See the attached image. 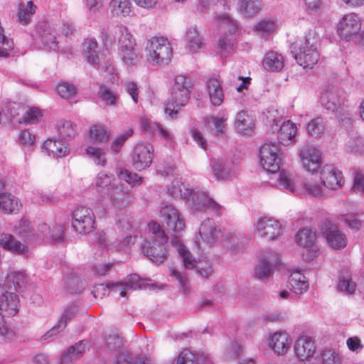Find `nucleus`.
Returning <instances> with one entry per match:
<instances>
[{"instance_id": "5", "label": "nucleus", "mask_w": 364, "mask_h": 364, "mask_svg": "<svg viewBox=\"0 0 364 364\" xmlns=\"http://www.w3.org/2000/svg\"><path fill=\"white\" fill-rule=\"evenodd\" d=\"M224 229L211 218L203 220L198 228L193 243L198 250L203 252L206 249L223 241Z\"/></svg>"}, {"instance_id": "4", "label": "nucleus", "mask_w": 364, "mask_h": 364, "mask_svg": "<svg viewBox=\"0 0 364 364\" xmlns=\"http://www.w3.org/2000/svg\"><path fill=\"white\" fill-rule=\"evenodd\" d=\"M193 89L191 79L185 75H177L174 77L170 100L165 106V112L170 117H176L181 107L187 105Z\"/></svg>"}, {"instance_id": "16", "label": "nucleus", "mask_w": 364, "mask_h": 364, "mask_svg": "<svg viewBox=\"0 0 364 364\" xmlns=\"http://www.w3.org/2000/svg\"><path fill=\"white\" fill-rule=\"evenodd\" d=\"M213 176L218 181H230L240 174L238 163L231 159L213 158L209 164Z\"/></svg>"}, {"instance_id": "42", "label": "nucleus", "mask_w": 364, "mask_h": 364, "mask_svg": "<svg viewBox=\"0 0 364 364\" xmlns=\"http://www.w3.org/2000/svg\"><path fill=\"white\" fill-rule=\"evenodd\" d=\"M111 136L109 130L102 124H92L90 127L88 136L95 144H104L109 141Z\"/></svg>"}, {"instance_id": "18", "label": "nucleus", "mask_w": 364, "mask_h": 364, "mask_svg": "<svg viewBox=\"0 0 364 364\" xmlns=\"http://www.w3.org/2000/svg\"><path fill=\"white\" fill-rule=\"evenodd\" d=\"M95 215L86 205L77 206L72 213V227L80 234H87L95 229Z\"/></svg>"}, {"instance_id": "64", "label": "nucleus", "mask_w": 364, "mask_h": 364, "mask_svg": "<svg viewBox=\"0 0 364 364\" xmlns=\"http://www.w3.org/2000/svg\"><path fill=\"white\" fill-rule=\"evenodd\" d=\"M115 223L117 227L122 231L128 230L132 227L131 217L122 210H120L119 213L116 212Z\"/></svg>"}, {"instance_id": "20", "label": "nucleus", "mask_w": 364, "mask_h": 364, "mask_svg": "<svg viewBox=\"0 0 364 364\" xmlns=\"http://www.w3.org/2000/svg\"><path fill=\"white\" fill-rule=\"evenodd\" d=\"M281 223L270 217H260L253 223V232L255 236L266 240L278 239L282 232Z\"/></svg>"}, {"instance_id": "30", "label": "nucleus", "mask_w": 364, "mask_h": 364, "mask_svg": "<svg viewBox=\"0 0 364 364\" xmlns=\"http://www.w3.org/2000/svg\"><path fill=\"white\" fill-rule=\"evenodd\" d=\"M228 114L227 113H218L208 117L204 120V125L207 131L214 136L225 134L228 126Z\"/></svg>"}, {"instance_id": "28", "label": "nucleus", "mask_w": 364, "mask_h": 364, "mask_svg": "<svg viewBox=\"0 0 364 364\" xmlns=\"http://www.w3.org/2000/svg\"><path fill=\"white\" fill-rule=\"evenodd\" d=\"M344 93L336 88L323 90L320 95L321 105L327 110L335 112L341 108L344 102Z\"/></svg>"}, {"instance_id": "56", "label": "nucleus", "mask_w": 364, "mask_h": 364, "mask_svg": "<svg viewBox=\"0 0 364 364\" xmlns=\"http://www.w3.org/2000/svg\"><path fill=\"white\" fill-rule=\"evenodd\" d=\"M261 7V0H242L238 10L245 16L249 17L255 15Z\"/></svg>"}, {"instance_id": "26", "label": "nucleus", "mask_w": 364, "mask_h": 364, "mask_svg": "<svg viewBox=\"0 0 364 364\" xmlns=\"http://www.w3.org/2000/svg\"><path fill=\"white\" fill-rule=\"evenodd\" d=\"M279 263V255L274 251L264 254L255 267V274L259 279H268L273 272L274 267Z\"/></svg>"}, {"instance_id": "40", "label": "nucleus", "mask_w": 364, "mask_h": 364, "mask_svg": "<svg viewBox=\"0 0 364 364\" xmlns=\"http://www.w3.org/2000/svg\"><path fill=\"white\" fill-rule=\"evenodd\" d=\"M186 48L191 53H197L203 47V38L196 26H190L184 36Z\"/></svg>"}, {"instance_id": "14", "label": "nucleus", "mask_w": 364, "mask_h": 364, "mask_svg": "<svg viewBox=\"0 0 364 364\" xmlns=\"http://www.w3.org/2000/svg\"><path fill=\"white\" fill-rule=\"evenodd\" d=\"M19 298L13 291L6 290L0 295V335L7 336L9 331L6 326L4 317H11L17 314L19 311Z\"/></svg>"}, {"instance_id": "31", "label": "nucleus", "mask_w": 364, "mask_h": 364, "mask_svg": "<svg viewBox=\"0 0 364 364\" xmlns=\"http://www.w3.org/2000/svg\"><path fill=\"white\" fill-rule=\"evenodd\" d=\"M108 193L110 203L116 212L127 207L133 198L132 193L122 186H114Z\"/></svg>"}, {"instance_id": "24", "label": "nucleus", "mask_w": 364, "mask_h": 364, "mask_svg": "<svg viewBox=\"0 0 364 364\" xmlns=\"http://www.w3.org/2000/svg\"><path fill=\"white\" fill-rule=\"evenodd\" d=\"M317 346L314 338L309 336H300L295 341L294 350L296 358L301 361H309L316 354Z\"/></svg>"}, {"instance_id": "54", "label": "nucleus", "mask_w": 364, "mask_h": 364, "mask_svg": "<svg viewBox=\"0 0 364 364\" xmlns=\"http://www.w3.org/2000/svg\"><path fill=\"white\" fill-rule=\"evenodd\" d=\"M55 129L59 136L64 139H71L76 134V126L70 120H59L56 123Z\"/></svg>"}, {"instance_id": "25", "label": "nucleus", "mask_w": 364, "mask_h": 364, "mask_svg": "<svg viewBox=\"0 0 364 364\" xmlns=\"http://www.w3.org/2000/svg\"><path fill=\"white\" fill-rule=\"evenodd\" d=\"M320 176L324 181L327 190L337 191L342 188L345 184L342 171L332 164L323 166Z\"/></svg>"}, {"instance_id": "10", "label": "nucleus", "mask_w": 364, "mask_h": 364, "mask_svg": "<svg viewBox=\"0 0 364 364\" xmlns=\"http://www.w3.org/2000/svg\"><path fill=\"white\" fill-rule=\"evenodd\" d=\"M141 287L139 276L131 274L122 283H110L107 285L104 284H97L93 287L92 294L97 299H102L112 293L119 294L121 297H125L127 291L136 290Z\"/></svg>"}, {"instance_id": "60", "label": "nucleus", "mask_w": 364, "mask_h": 364, "mask_svg": "<svg viewBox=\"0 0 364 364\" xmlns=\"http://www.w3.org/2000/svg\"><path fill=\"white\" fill-rule=\"evenodd\" d=\"M121 60L128 66L135 65L139 60V53L136 48L118 50Z\"/></svg>"}, {"instance_id": "41", "label": "nucleus", "mask_w": 364, "mask_h": 364, "mask_svg": "<svg viewBox=\"0 0 364 364\" xmlns=\"http://www.w3.org/2000/svg\"><path fill=\"white\" fill-rule=\"evenodd\" d=\"M109 9L112 15L117 18H126L134 14L130 0H111Z\"/></svg>"}, {"instance_id": "58", "label": "nucleus", "mask_w": 364, "mask_h": 364, "mask_svg": "<svg viewBox=\"0 0 364 364\" xmlns=\"http://www.w3.org/2000/svg\"><path fill=\"white\" fill-rule=\"evenodd\" d=\"M42 112L37 107L28 108L21 118L17 119L19 124H34L38 122L42 118Z\"/></svg>"}, {"instance_id": "6", "label": "nucleus", "mask_w": 364, "mask_h": 364, "mask_svg": "<svg viewBox=\"0 0 364 364\" xmlns=\"http://www.w3.org/2000/svg\"><path fill=\"white\" fill-rule=\"evenodd\" d=\"M146 58L153 66L168 65L173 55V49L168 38L153 36L147 41L145 47Z\"/></svg>"}, {"instance_id": "32", "label": "nucleus", "mask_w": 364, "mask_h": 364, "mask_svg": "<svg viewBox=\"0 0 364 364\" xmlns=\"http://www.w3.org/2000/svg\"><path fill=\"white\" fill-rule=\"evenodd\" d=\"M255 123L252 115L247 111L237 112L234 118L236 132L242 135H250L255 129Z\"/></svg>"}, {"instance_id": "29", "label": "nucleus", "mask_w": 364, "mask_h": 364, "mask_svg": "<svg viewBox=\"0 0 364 364\" xmlns=\"http://www.w3.org/2000/svg\"><path fill=\"white\" fill-rule=\"evenodd\" d=\"M27 284L26 276L23 271L11 269L7 272L4 283L1 286L5 290L22 291Z\"/></svg>"}, {"instance_id": "37", "label": "nucleus", "mask_w": 364, "mask_h": 364, "mask_svg": "<svg viewBox=\"0 0 364 364\" xmlns=\"http://www.w3.org/2000/svg\"><path fill=\"white\" fill-rule=\"evenodd\" d=\"M141 129L151 134H159L163 139L171 141L172 139L171 134L166 129L156 122L150 121L145 117H141L139 120Z\"/></svg>"}, {"instance_id": "45", "label": "nucleus", "mask_w": 364, "mask_h": 364, "mask_svg": "<svg viewBox=\"0 0 364 364\" xmlns=\"http://www.w3.org/2000/svg\"><path fill=\"white\" fill-rule=\"evenodd\" d=\"M36 6L32 1L21 2L18 4L16 20L21 25H27L31 21L36 11Z\"/></svg>"}, {"instance_id": "27", "label": "nucleus", "mask_w": 364, "mask_h": 364, "mask_svg": "<svg viewBox=\"0 0 364 364\" xmlns=\"http://www.w3.org/2000/svg\"><path fill=\"white\" fill-rule=\"evenodd\" d=\"M299 188L300 192L296 195L305 194L319 199L324 198L328 195V190L321 176L306 179Z\"/></svg>"}, {"instance_id": "51", "label": "nucleus", "mask_w": 364, "mask_h": 364, "mask_svg": "<svg viewBox=\"0 0 364 364\" xmlns=\"http://www.w3.org/2000/svg\"><path fill=\"white\" fill-rule=\"evenodd\" d=\"M41 43L44 49L50 51H58V41L55 36V28L48 27L45 29L41 35Z\"/></svg>"}, {"instance_id": "43", "label": "nucleus", "mask_w": 364, "mask_h": 364, "mask_svg": "<svg viewBox=\"0 0 364 364\" xmlns=\"http://www.w3.org/2000/svg\"><path fill=\"white\" fill-rule=\"evenodd\" d=\"M0 247L13 254L21 255L27 252V247L16 240V238L10 234H3L0 237Z\"/></svg>"}, {"instance_id": "48", "label": "nucleus", "mask_w": 364, "mask_h": 364, "mask_svg": "<svg viewBox=\"0 0 364 364\" xmlns=\"http://www.w3.org/2000/svg\"><path fill=\"white\" fill-rule=\"evenodd\" d=\"M114 181L115 178L113 174L108 173L105 171H100L96 176L95 184L98 192H109L115 186Z\"/></svg>"}, {"instance_id": "21", "label": "nucleus", "mask_w": 364, "mask_h": 364, "mask_svg": "<svg viewBox=\"0 0 364 364\" xmlns=\"http://www.w3.org/2000/svg\"><path fill=\"white\" fill-rule=\"evenodd\" d=\"M303 168L311 173H317L322 164L323 153L315 145H304L299 152Z\"/></svg>"}, {"instance_id": "36", "label": "nucleus", "mask_w": 364, "mask_h": 364, "mask_svg": "<svg viewBox=\"0 0 364 364\" xmlns=\"http://www.w3.org/2000/svg\"><path fill=\"white\" fill-rule=\"evenodd\" d=\"M284 58L283 55L276 51L267 52L262 60L263 68L271 73L279 72L284 67Z\"/></svg>"}, {"instance_id": "33", "label": "nucleus", "mask_w": 364, "mask_h": 364, "mask_svg": "<svg viewBox=\"0 0 364 364\" xmlns=\"http://www.w3.org/2000/svg\"><path fill=\"white\" fill-rule=\"evenodd\" d=\"M43 148L48 156L55 159L68 156L70 149L64 140H58L55 138L48 139L43 144Z\"/></svg>"}, {"instance_id": "11", "label": "nucleus", "mask_w": 364, "mask_h": 364, "mask_svg": "<svg viewBox=\"0 0 364 364\" xmlns=\"http://www.w3.org/2000/svg\"><path fill=\"white\" fill-rule=\"evenodd\" d=\"M172 245L178 251L186 269H192L196 268V273L203 278H208L212 275L213 267L208 260L196 262L186 247L178 238L172 240Z\"/></svg>"}, {"instance_id": "50", "label": "nucleus", "mask_w": 364, "mask_h": 364, "mask_svg": "<svg viewBox=\"0 0 364 364\" xmlns=\"http://www.w3.org/2000/svg\"><path fill=\"white\" fill-rule=\"evenodd\" d=\"M279 28V23L274 18H264L254 26L255 31L260 36H267Z\"/></svg>"}, {"instance_id": "59", "label": "nucleus", "mask_w": 364, "mask_h": 364, "mask_svg": "<svg viewBox=\"0 0 364 364\" xmlns=\"http://www.w3.org/2000/svg\"><path fill=\"white\" fill-rule=\"evenodd\" d=\"M57 93L64 99H70L77 93L76 87L67 81H60L55 87Z\"/></svg>"}, {"instance_id": "13", "label": "nucleus", "mask_w": 364, "mask_h": 364, "mask_svg": "<svg viewBox=\"0 0 364 364\" xmlns=\"http://www.w3.org/2000/svg\"><path fill=\"white\" fill-rule=\"evenodd\" d=\"M320 229L326 245L330 248L339 250L347 246L348 239L346 234L339 230L332 218H328L322 220Z\"/></svg>"}, {"instance_id": "2", "label": "nucleus", "mask_w": 364, "mask_h": 364, "mask_svg": "<svg viewBox=\"0 0 364 364\" xmlns=\"http://www.w3.org/2000/svg\"><path fill=\"white\" fill-rule=\"evenodd\" d=\"M141 252L149 259L156 264L162 263L166 257V250L164 246L167 237L161 225L155 220L149 222L145 231L140 237Z\"/></svg>"}, {"instance_id": "12", "label": "nucleus", "mask_w": 364, "mask_h": 364, "mask_svg": "<svg viewBox=\"0 0 364 364\" xmlns=\"http://www.w3.org/2000/svg\"><path fill=\"white\" fill-rule=\"evenodd\" d=\"M159 220L167 231L180 232L185 229V220L172 204L162 203L159 210Z\"/></svg>"}, {"instance_id": "44", "label": "nucleus", "mask_w": 364, "mask_h": 364, "mask_svg": "<svg viewBox=\"0 0 364 364\" xmlns=\"http://www.w3.org/2000/svg\"><path fill=\"white\" fill-rule=\"evenodd\" d=\"M86 157L96 166L105 167L107 164V152L103 148L88 145L85 149Z\"/></svg>"}, {"instance_id": "52", "label": "nucleus", "mask_w": 364, "mask_h": 364, "mask_svg": "<svg viewBox=\"0 0 364 364\" xmlns=\"http://www.w3.org/2000/svg\"><path fill=\"white\" fill-rule=\"evenodd\" d=\"M14 232L20 237L30 240L34 239V231L31 224V222L26 219L22 218L14 227Z\"/></svg>"}, {"instance_id": "22", "label": "nucleus", "mask_w": 364, "mask_h": 364, "mask_svg": "<svg viewBox=\"0 0 364 364\" xmlns=\"http://www.w3.org/2000/svg\"><path fill=\"white\" fill-rule=\"evenodd\" d=\"M154 149L150 143L140 142L132 151V164L136 171H144L150 167L154 159Z\"/></svg>"}, {"instance_id": "53", "label": "nucleus", "mask_w": 364, "mask_h": 364, "mask_svg": "<svg viewBox=\"0 0 364 364\" xmlns=\"http://www.w3.org/2000/svg\"><path fill=\"white\" fill-rule=\"evenodd\" d=\"M317 235L316 230L311 228H301L295 236V242L297 245L305 247L315 244Z\"/></svg>"}, {"instance_id": "3", "label": "nucleus", "mask_w": 364, "mask_h": 364, "mask_svg": "<svg viewBox=\"0 0 364 364\" xmlns=\"http://www.w3.org/2000/svg\"><path fill=\"white\" fill-rule=\"evenodd\" d=\"M318 45L319 36L314 31H308L302 39L295 42L292 49L298 65L304 69L313 68L320 58Z\"/></svg>"}, {"instance_id": "1", "label": "nucleus", "mask_w": 364, "mask_h": 364, "mask_svg": "<svg viewBox=\"0 0 364 364\" xmlns=\"http://www.w3.org/2000/svg\"><path fill=\"white\" fill-rule=\"evenodd\" d=\"M157 171L162 176H166L171 181V184L167 185L168 193L174 198L184 199L193 213L209 211L216 215H220L222 206L210 198L205 192L191 189L181 178H175L172 167L164 171L158 169Z\"/></svg>"}, {"instance_id": "7", "label": "nucleus", "mask_w": 364, "mask_h": 364, "mask_svg": "<svg viewBox=\"0 0 364 364\" xmlns=\"http://www.w3.org/2000/svg\"><path fill=\"white\" fill-rule=\"evenodd\" d=\"M363 24L360 14L349 11L343 14L336 24V31L340 39L346 43L355 42Z\"/></svg>"}, {"instance_id": "46", "label": "nucleus", "mask_w": 364, "mask_h": 364, "mask_svg": "<svg viewBox=\"0 0 364 364\" xmlns=\"http://www.w3.org/2000/svg\"><path fill=\"white\" fill-rule=\"evenodd\" d=\"M85 349V343L81 341L70 346L68 350L63 353L59 364H74Z\"/></svg>"}, {"instance_id": "9", "label": "nucleus", "mask_w": 364, "mask_h": 364, "mask_svg": "<svg viewBox=\"0 0 364 364\" xmlns=\"http://www.w3.org/2000/svg\"><path fill=\"white\" fill-rule=\"evenodd\" d=\"M264 114L272 131L277 132L278 140L282 145L289 146L296 142L297 127L294 123L289 120L281 123L282 118L274 109Z\"/></svg>"}, {"instance_id": "19", "label": "nucleus", "mask_w": 364, "mask_h": 364, "mask_svg": "<svg viewBox=\"0 0 364 364\" xmlns=\"http://www.w3.org/2000/svg\"><path fill=\"white\" fill-rule=\"evenodd\" d=\"M265 343L274 354L283 357L290 351L291 338L289 332L279 329L268 333L265 337Z\"/></svg>"}, {"instance_id": "15", "label": "nucleus", "mask_w": 364, "mask_h": 364, "mask_svg": "<svg viewBox=\"0 0 364 364\" xmlns=\"http://www.w3.org/2000/svg\"><path fill=\"white\" fill-rule=\"evenodd\" d=\"M82 55L87 62L97 69L111 75L110 80H114V68L110 63L102 64L98 52V44L95 38H87L82 44Z\"/></svg>"}, {"instance_id": "62", "label": "nucleus", "mask_w": 364, "mask_h": 364, "mask_svg": "<svg viewBox=\"0 0 364 364\" xmlns=\"http://www.w3.org/2000/svg\"><path fill=\"white\" fill-rule=\"evenodd\" d=\"M134 47H136V42L134 36L128 31L127 28H121L118 50L130 49Z\"/></svg>"}, {"instance_id": "47", "label": "nucleus", "mask_w": 364, "mask_h": 364, "mask_svg": "<svg viewBox=\"0 0 364 364\" xmlns=\"http://www.w3.org/2000/svg\"><path fill=\"white\" fill-rule=\"evenodd\" d=\"M306 129L309 136L319 139L321 138L326 132V124L323 117H317L310 120L306 124Z\"/></svg>"}, {"instance_id": "17", "label": "nucleus", "mask_w": 364, "mask_h": 364, "mask_svg": "<svg viewBox=\"0 0 364 364\" xmlns=\"http://www.w3.org/2000/svg\"><path fill=\"white\" fill-rule=\"evenodd\" d=\"M259 157L260 165L264 170L271 173L279 170L282 151L276 143H264L260 147Z\"/></svg>"}, {"instance_id": "49", "label": "nucleus", "mask_w": 364, "mask_h": 364, "mask_svg": "<svg viewBox=\"0 0 364 364\" xmlns=\"http://www.w3.org/2000/svg\"><path fill=\"white\" fill-rule=\"evenodd\" d=\"M320 360L322 364H342L344 358L338 349L325 348L321 353Z\"/></svg>"}, {"instance_id": "34", "label": "nucleus", "mask_w": 364, "mask_h": 364, "mask_svg": "<svg viewBox=\"0 0 364 364\" xmlns=\"http://www.w3.org/2000/svg\"><path fill=\"white\" fill-rule=\"evenodd\" d=\"M206 91L210 103L215 107L220 106L224 100V92L221 83L216 78H210L206 82Z\"/></svg>"}, {"instance_id": "8", "label": "nucleus", "mask_w": 364, "mask_h": 364, "mask_svg": "<svg viewBox=\"0 0 364 364\" xmlns=\"http://www.w3.org/2000/svg\"><path fill=\"white\" fill-rule=\"evenodd\" d=\"M215 21L219 30L223 33L218 42V52L223 56H228L234 50L237 24L227 14L216 16Z\"/></svg>"}, {"instance_id": "39", "label": "nucleus", "mask_w": 364, "mask_h": 364, "mask_svg": "<svg viewBox=\"0 0 364 364\" xmlns=\"http://www.w3.org/2000/svg\"><path fill=\"white\" fill-rule=\"evenodd\" d=\"M290 289L296 294H302L309 288L307 278L299 270H293L289 277Z\"/></svg>"}, {"instance_id": "35", "label": "nucleus", "mask_w": 364, "mask_h": 364, "mask_svg": "<svg viewBox=\"0 0 364 364\" xmlns=\"http://www.w3.org/2000/svg\"><path fill=\"white\" fill-rule=\"evenodd\" d=\"M63 228L61 225H56L51 229L46 223H41L34 232V238L37 240H43L45 238L58 240L62 239Z\"/></svg>"}, {"instance_id": "38", "label": "nucleus", "mask_w": 364, "mask_h": 364, "mask_svg": "<svg viewBox=\"0 0 364 364\" xmlns=\"http://www.w3.org/2000/svg\"><path fill=\"white\" fill-rule=\"evenodd\" d=\"M21 208L18 198L8 192H0V210L4 214L17 213Z\"/></svg>"}, {"instance_id": "55", "label": "nucleus", "mask_w": 364, "mask_h": 364, "mask_svg": "<svg viewBox=\"0 0 364 364\" xmlns=\"http://www.w3.org/2000/svg\"><path fill=\"white\" fill-rule=\"evenodd\" d=\"M98 95L100 100L109 106H116L119 102V94L106 85L100 87Z\"/></svg>"}, {"instance_id": "57", "label": "nucleus", "mask_w": 364, "mask_h": 364, "mask_svg": "<svg viewBox=\"0 0 364 364\" xmlns=\"http://www.w3.org/2000/svg\"><path fill=\"white\" fill-rule=\"evenodd\" d=\"M346 150L348 153L355 155L364 154V137L361 136H353L346 144Z\"/></svg>"}, {"instance_id": "23", "label": "nucleus", "mask_w": 364, "mask_h": 364, "mask_svg": "<svg viewBox=\"0 0 364 364\" xmlns=\"http://www.w3.org/2000/svg\"><path fill=\"white\" fill-rule=\"evenodd\" d=\"M270 182L273 186L287 193L297 194L300 192L294 175L288 170L279 168L272 173Z\"/></svg>"}, {"instance_id": "61", "label": "nucleus", "mask_w": 364, "mask_h": 364, "mask_svg": "<svg viewBox=\"0 0 364 364\" xmlns=\"http://www.w3.org/2000/svg\"><path fill=\"white\" fill-rule=\"evenodd\" d=\"M74 316L73 309H67L58 323L54 326L48 333V336H52L55 333L63 331L67 326L68 321Z\"/></svg>"}, {"instance_id": "63", "label": "nucleus", "mask_w": 364, "mask_h": 364, "mask_svg": "<svg viewBox=\"0 0 364 364\" xmlns=\"http://www.w3.org/2000/svg\"><path fill=\"white\" fill-rule=\"evenodd\" d=\"M338 288L341 291L353 294L355 291L356 284L348 273H343L339 277Z\"/></svg>"}]
</instances>
